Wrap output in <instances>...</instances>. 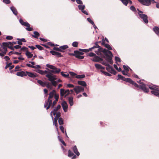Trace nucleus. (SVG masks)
Segmentation results:
<instances>
[{"mask_svg": "<svg viewBox=\"0 0 159 159\" xmlns=\"http://www.w3.org/2000/svg\"><path fill=\"white\" fill-rule=\"evenodd\" d=\"M101 72L102 73H103L105 75L108 76H111V75L110 74L107 72H105L104 71L102 70H101Z\"/></svg>", "mask_w": 159, "mask_h": 159, "instance_id": "4c0bfd02", "label": "nucleus"}, {"mask_svg": "<svg viewBox=\"0 0 159 159\" xmlns=\"http://www.w3.org/2000/svg\"><path fill=\"white\" fill-rule=\"evenodd\" d=\"M53 50L56 51H58L61 52H64V51L62 50H61V48H60V47L59 48H57V47H54L53 48Z\"/></svg>", "mask_w": 159, "mask_h": 159, "instance_id": "ea45409f", "label": "nucleus"}, {"mask_svg": "<svg viewBox=\"0 0 159 159\" xmlns=\"http://www.w3.org/2000/svg\"><path fill=\"white\" fill-rule=\"evenodd\" d=\"M69 73L72 76H74L76 75V74L73 72L70 71Z\"/></svg>", "mask_w": 159, "mask_h": 159, "instance_id": "774afa93", "label": "nucleus"}, {"mask_svg": "<svg viewBox=\"0 0 159 159\" xmlns=\"http://www.w3.org/2000/svg\"><path fill=\"white\" fill-rule=\"evenodd\" d=\"M46 66L47 67L52 69V70H51V72L52 73L57 74L59 73L61 71L60 69L57 68L53 65L47 64L46 65Z\"/></svg>", "mask_w": 159, "mask_h": 159, "instance_id": "0eeeda50", "label": "nucleus"}, {"mask_svg": "<svg viewBox=\"0 0 159 159\" xmlns=\"http://www.w3.org/2000/svg\"><path fill=\"white\" fill-rule=\"evenodd\" d=\"M10 9L13 12V13L15 15L17 16V11L16 9V8L13 7H10Z\"/></svg>", "mask_w": 159, "mask_h": 159, "instance_id": "cd10ccee", "label": "nucleus"}, {"mask_svg": "<svg viewBox=\"0 0 159 159\" xmlns=\"http://www.w3.org/2000/svg\"><path fill=\"white\" fill-rule=\"evenodd\" d=\"M61 75L64 77H65L66 78H68L69 76V74H65L64 73V72H61Z\"/></svg>", "mask_w": 159, "mask_h": 159, "instance_id": "79ce46f5", "label": "nucleus"}, {"mask_svg": "<svg viewBox=\"0 0 159 159\" xmlns=\"http://www.w3.org/2000/svg\"><path fill=\"white\" fill-rule=\"evenodd\" d=\"M137 10L138 11V14L139 16V18L143 20L144 23L147 24L148 22V20L147 15L143 14V12L139 10L138 9H137Z\"/></svg>", "mask_w": 159, "mask_h": 159, "instance_id": "423d86ee", "label": "nucleus"}, {"mask_svg": "<svg viewBox=\"0 0 159 159\" xmlns=\"http://www.w3.org/2000/svg\"><path fill=\"white\" fill-rule=\"evenodd\" d=\"M38 83L41 85V86L43 87H44L46 86V82H43L42 81L40 80H39L37 81Z\"/></svg>", "mask_w": 159, "mask_h": 159, "instance_id": "c756f323", "label": "nucleus"}, {"mask_svg": "<svg viewBox=\"0 0 159 159\" xmlns=\"http://www.w3.org/2000/svg\"><path fill=\"white\" fill-rule=\"evenodd\" d=\"M85 75H78L76 76V78L77 79H81L84 78Z\"/></svg>", "mask_w": 159, "mask_h": 159, "instance_id": "e433bc0d", "label": "nucleus"}, {"mask_svg": "<svg viewBox=\"0 0 159 159\" xmlns=\"http://www.w3.org/2000/svg\"><path fill=\"white\" fill-rule=\"evenodd\" d=\"M74 90L76 94H78L81 92L84 91V88L82 86H76L74 88Z\"/></svg>", "mask_w": 159, "mask_h": 159, "instance_id": "9b49d317", "label": "nucleus"}, {"mask_svg": "<svg viewBox=\"0 0 159 159\" xmlns=\"http://www.w3.org/2000/svg\"><path fill=\"white\" fill-rule=\"evenodd\" d=\"M98 42H97L95 43L94 45L91 48H90L89 49H79V50L80 51H82L83 52H89L90 51H91L92 49H93L95 48H99L100 46H99L98 44Z\"/></svg>", "mask_w": 159, "mask_h": 159, "instance_id": "1a4fd4ad", "label": "nucleus"}, {"mask_svg": "<svg viewBox=\"0 0 159 159\" xmlns=\"http://www.w3.org/2000/svg\"><path fill=\"white\" fill-rule=\"evenodd\" d=\"M11 45L12 44L10 42L3 43L0 47V56L2 57L4 56L7 51V47L8 45Z\"/></svg>", "mask_w": 159, "mask_h": 159, "instance_id": "7ed1b4c3", "label": "nucleus"}, {"mask_svg": "<svg viewBox=\"0 0 159 159\" xmlns=\"http://www.w3.org/2000/svg\"><path fill=\"white\" fill-rule=\"evenodd\" d=\"M68 101L70 105L71 106L74 104L73 98L72 97H70L68 98Z\"/></svg>", "mask_w": 159, "mask_h": 159, "instance_id": "c85d7f7f", "label": "nucleus"}, {"mask_svg": "<svg viewBox=\"0 0 159 159\" xmlns=\"http://www.w3.org/2000/svg\"><path fill=\"white\" fill-rule=\"evenodd\" d=\"M78 43L77 42L75 41L72 43V46L75 47H77L78 46Z\"/></svg>", "mask_w": 159, "mask_h": 159, "instance_id": "a18cd8bd", "label": "nucleus"}, {"mask_svg": "<svg viewBox=\"0 0 159 159\" xmlns=\"http://www.w3.org/2000/svg\"><path fill=\"white\" fill-rule=\"evenodd\" d=\"M115 60L116 62H120L121 61L120 58L117 57H115Z\"/></svg>", "mask_w": 159, "mask_h": 159, "instance_id": "13d9d810", "label": "nucleus"}, {"mask_svg": "<svg viewBox=\"0 0 159 159\" xmlns=\"http://www.w3.org/2000/svg\"><path fill=\"white\" fill-rule=\"evenodd\" d=\"M56 93V91L54 90H53L49 93L48 100L45 102L44 105V107L46 108L47 110L48 109L50 108L52 102V99Z\"/></svg>", "mask_w": 159, "mask_h": 159, "instance_id": "f03ea898", "label": "nucleus"}, {"mask_svg": "<svg viewBox=\"0 0 159 159\" xmlns=\"http://www.w3.org/2000/svg\"><path fill=\"white\" fill-rule=\"evenodd\" d=\"M57 101H56V100H55L54 101H53L52 103V102L51 105L50 106V107H51L52 108L54 106H55V105L57 103Z\"/></svg>", "mask_w": 159, "mask_h": 159, "instance_id": "8fccbe9b", "label": "nucleus"}, {"mask_svg": "<svg viewBox=\"0 0 159 159\" xmlns=\"http://www.w3.org/2000/svg\"><path fill=\"white\" fill-rule=\"evenodd\" d=\"M59 141L61 142L62 144L64 146H66V144L63 141V139H60V140H59Z\"/></svg>", "mask_w": 159, "mask_h": 159, "instance_id": "338daca9", "label": "nucleus"}, {"mask_svg": "<svg viewBox=\"0 0 159 159\" xmlns=\"http://www.w3.org/2000/svg\"><path fill=\"white\" fill-rule=\"evenodd\" d=\"M25 55L28 58H31L33 55L30 52L28 51L26 52Z\"/></svg>", "mask_w": 159, "mask_h": 159, "instance_id": "2f4dec72", "label": "nucleus"}, {"mask_svg": "<svg viewBox=\"0 0 159 159\" xmlns=\"http://www.w3.org/2000/svg\"><path fill=\"white\" fill-rule=\"evenodd\" d=\"M87 20L92 25L94 24L93 21L90 18H87Z\"/></svg>", "mask_w": 159, "mask_h": 159, "instance_id": "4d7b16f0", "label": "nucleus"}, {"mask_svg": "<svg viewBox=\"0 0 159 159\" xmlns=\"http://www.w3.org/2000/svg\"><path fill=\"white\" fill-rule=\"evenodd\" d=\"M83 54V53L81 52L75 50L74 51V53L72 54V55L77 58L83 59L84 58V56L80 55V54Z\"/></svg>", "mask_w": 159, "mask_h": 159, "instance_id": "9d476101", "label": "nucleus"}, {"mask_svg": "<svg viewBox=\"0 0 159 159\" xmlns=\"http://www.w3.org/2000/svg\"><path fill=\"white\" fill-rule=\"evenodd\" d=\"M19 21L22 25L27 27L25 29L27 31H30L33 30V29L32 27H30V25L28 23L24 22L21 19H20Z\"/></svg>", "mask_w": 159, "mask_h": 159, "instance_id": "6e6552de", "label": "nucleus"}, {"mask_svg": "<svg viewBox=\"0 0 159 159\" xmlns=\"http://www.w3.org/2000/svg\"><path fill=\"white\" fill-rule=\"evenodd\" d=\"M35 46L37 48L40 50H41L43 49V48L39 45H36Z\"/></svg>", "mask_w": 159, "mask_h": 159, "instance_id": "5fc2aeb1", "label": "nucleus"}, {"mask_svg": "<svg viewBox=\"0 0 159 159\" xmlns=\"http://www.w3.org/2000/svg\"><path fill=\"white\" fill-rule=\"evenodd\" d=\"M58 109H57L56 107H54L53 110H52L51 112L50 113V115L52 117V119H53V116H52V113L53 114V115L54 116H55L56 114V112L57 111Z\"/></svg>", "mask_w": 159, "mask_h": 159, "instance_id": "4be33fe9", "label": "nucleus"}, {"mask_svg": "<svg viewBox=\"0 0 159 159\" xmlns=\"http://www.w3.org/2000/svg\"><path fill=\"white\" fill-rule=\"evenodd\" d=\"M58 120V123L60 125L63 124V121L62 118L60 117L59 118Z\"/></svg>", "mask_w": 159, "mask_h": 159, "instance_id": "a19ab883", "label": "nucleus"}, {"mask_svg": "<svg viewBox=\"0 0 159 159\" xmlns=\"http://www.w3.org/2000/svg\"><path fill=\"white\" fill-rule=\"evenodd\" d=\"M106 69L108 72L114 75H115L116 74V71L114 70L113 68L110 65H108V66L107 67Z\"/></svg>", "mask_w": 159, "mask_h": 159, "instance_id": "ddd939ff", "label": "nucleus"}, {"mask_svg": "<svg viewBox=\"0 0 159 159\" xmlns=\"http://www.w3.org/2000/svg\"><path fill=\"white\" fill-rule=\"evenodd\" d=\"M153 30L157 35H158L159 34V28L158 27L154 26L153 29Z\"/></svg>", "mask_w": 159, "mask_h": 159, "instance_id": "b1692460", "label": "nucleus"}, {"mask_svg": "<svg viewBox=\"0 0 159 159\" xmlns=\"http://www.w3.org/2000/svg\"><path fill=\"white\" fill-rule=\"evenodd\" d=\"M122 3L125 6H127L128 4V0H120Z\"/></svg>", "mask_w": 159, "mask_h": 159, "instance_id": "de8ad7c7", "label": "nucleus"}, {"mask_svg": "<svg viewBox=\"0 0 159 159\" xmlns=\"http://www.w3.org/2000/svg\"><path fill=\"white\" fill-rule=\"evenodd\" d=\"M50 52L52 55L56 56L57 57H63V56L61 55L60 53L51 50L50 51Z\"/></svg>", "mask_w": 159, "mask_h": 159, "instance_id": "2eb2a0df", "label": "nucleus"}, {"mask_svg": "<svg viewBox=\"0 0 159 159\" xmlns=\"http://www.w3.org/2000/svg\"><path fill=\"white\" fill-rule=\"evenodd\" d=\"M3 2L6 4H9L11 3L10 0H3Z\"/></svg>", "mask_w": 159, "mask_h": 159, "instance_id": "864d4df0", "label": "nucleus"}, {"mask_svg": "<svg viewBox=\"0 0 159 159\" xmlns=\"http://www.w3.org/2000/svg\"><path fill=\"white\" fill-rule=\"evenodd\" d=\"M87 55L90 57H94L95 54L93 52H89L88 54Z\"/></svg>", "mask_w": 159, "mask_h": 159, "instance_id": "6e6d98bb", "label": "nucleus"}, {"mask_svg": "<svg viewBox=\"0 0 159 159\" xmlns=\"http://www.w3.org/2000/svg\"><path fill=\"white\" fill-rule=\"evenodd\" d=\"M13 39V37L11 36H7L6 37V39L8 40H11Z\"/></svg>", "mask_w": 159, "mask_h": 159, "instance_id": "0e129e2a", "label": "nucleus"}, {"mask_svg": "<svg viewBox=\"0 0 159 159\" xmlns=\"http://www.w3.org/2000/svg\"><path fill=\"white\" fill-rule=\"evenodd\" d=\"M68 156L69 157H72V159H74L76 158V156L70 150L68 151Z\"/></svg>", "mask_w": 159, "mask_h": 159, "instance_id": "412c9836", "label": "nucleus"}, {"mask_svg": "<svg viewBox=\"0 0 159 159\" xmlns=\"http://www.w3.org/2000/svg\"><path fill=\"white\" fill-rule=\"evenodd\" d=\"M56 116H55V117H56L57 118L59 119V117L61 115V113L59 111H58L56 112Z\"/></svg>", "mask_w": 159, "mask_h": 159, "instance_id": "603ef678", "label": "nucleus"}, {"mask_svg": "<svg viewBox=\"0 0 159 159\" xmlns=\"http://www.w3.org/2000/svg\"><path fill=\"white\" fill-rule=\"evenodd\" d=\"M95 67L98 69H104L105 67L102 66V65L100 64H95Z\"/></svg>", "mask_w": 159, "mask_h": 159, "instance_id": "7c9ffc66", "label": "nucleus"}, {"mask_svg": "<svg viewBox=\"0 0 159 159\" xmlns=\"http://www.w3.org/2000/svg\"><path fill=\"white\" fill-rule=\"evenodd\" d=\"M76 2L78 4L80 5L83 4V2L81 0H76Z\"/></svg>", "mask_w": 159, "mask_h": 159, "instance_id": "052dcab7", "label": "nucleus"}, {"mask_svg": "<svg viewBox=\"0 0 159 159\" xmlns=\"http://www.w3.org/2000/svg\"><path fill=\"white\" fill-rule=\"evenodd\" d=\"M61 106L64 112H66L67 111L68 105L66 101H63L61 103Z\"/></svg>", "mask_w": 159, "mask_h": 159, "instance_id": "dca6fc26", "label": "nucleus"}, {"mask_svg": "<svg viewBox=\"0 0 159 159\" xmlns=\"http://www.w3.org/2000/svg\"><path fill=\"white\" fill-rule=\"evenodd\" d=\"M54 97L55 99V100L57 101L59 98V95L58 94H56V93Z\"/></svg>", "mask_w": 159, "mask_h": 159, "instance_id": "3c124183", "label": "nucleus"}, {"mask_svg": "<svg viewBox=\"0 0 159 159\" xmlns=\"http://www.w3.org/2000/svg\"><path fill=\"white\" fill-rule=\"evenodd\" d=\"M130 9L133 11H136V9L133 6H132L130 7Z\"/></svg>", "mask_w": 159, "mask_h": 159, "instance_id": "bf43d9fd", "label": "nucleus"}, {"mask_svg": "<svg viewBox=\"0 0 159 159\" xmlns=\"http://www.w3.org/2000/svg\"><path fill=\"white\" fill-rule=\"evenodd\" d=\"M20 54H21L20 53L17 52L11 51L9 53L8 55L10 56V55H11V54H12L20 55Z\"/></svg>", "mask_w": 159, "mask_h": 159, "instance_id": "c9c22d12", "label": "nucleus"}, {"mask_svg": "<svg viewBox=\"0 0 159 159\" xmlns=\"http://www.w3.org/2000/svg\"><path fill=\"white\" fill-rule=\"evenodd\" d=\"M45 74H47L46 75H46H50L51 74L52 75H53V74H52L51 72V70L50 71H48L47 70H45L44 71H43V75H44Z\"/></svg>", "mask_w": 159, "mask_h": 159, "instance_id": "37998d69", "label": "nucleus"}, {"mask_svg": "<svg viewBox=\"0 0 159 159\" xmlns=\"http://www.w3.org/2000/svg\"><path fill=\"white\" fill-rule=\"evenodd\" d=\"M46 77L48 78V80L50 81L52 84V85L54 87H56L58 82L56 81H55V80L57 79L56 76L54 75H46Z\"/></svg>", "mask_w": 159, "mask_h": 159, "instance_id": "39448f33", "label": "nucleus"}, {"mask_svg": "<svg viewBox=\"0 0 159 159\" xmlns=\"http://www.w3.org/2000/svg\"><path fill=\"white\" fill-rule=\"evenodd\" d=\"M67 86V87L69 88H74V85L71 84H68Z\"/></svg>", "mask_w": 159, "mask_h": 159, "instance_id": "69168bd1", "label": "nucleus"}, {"mask_svg": "<svg viewBox=\"0 0 159 159\" xmlns=\"http://www.w3.org/2000/svg\"><path fill=\"white\" fill-rule=\"evenodd\" d=\"M158 91H159V89L156 88L155 90H152L151 91V93L154 95L159 97V93L158 92Z\"/></svg>", "mask_w": 159, "mask_h": 159, "instance_id": "a211bd4d", "label": "nucleus"}, {"mask_svg": "<svg viewBox=\"0 0 159 159\" xmlns=\"http://www.w3.org/2000/svg\"><path fill=\"white\" fill-rule=\"evenodd\" d=\"M60 48L61 50H63L68 48V46L67 45H64L60 46Z\"/></svg>", "mask_w": 159, "mask_h": 159, "instance_id": "58836bf2", "label": "nucleus"}, {"mask_svg": "<svg viewBox=\"0 0 159 159\" xmlns=\"http://www.w3.org/2000/svg\"><path fill=\"white\" fill-rule=\"evenodd\" d=\"M96 53L98 55H100L101 52H103L107 57L106 60L107 61L109 62L112 64L113 63L111 57H113V55L112 52L110 51L105 49H103L100 47L97 50L95 51Z\"/></svg>", "mask_w": 159, "mask_h": 159, "instance_id": "f257e3e1", "label": "nucleus"}, {"mask_svg": "<svg viewBox=\"0 0 159 159\" xmlns=\"http://www.w3.org/2000/svg\"><path fill=\"white\" fill-rule=\"evenodd\" d=\"M27 73H26V76L28 75L29 76L32 77V78H34L36 77V75L35 74H34L33 73L29 72L27 71Z\"/></svg>", "mask_w": 159, "mask_h": 159, "instance_id": "bb28decb", "label": "nucleus"}, {"mask_svg": "<svg viewBox=\"0 0 159 159\" xmlns=\"http://www.w3.org/2000/svg\"><path fill=\"white\" fill-rule=\"evenodd\" d=\"M27 71H20L17 72L16 73V75L20 77H23L24 76H26V73H27Z\"/></svg>", "mask_w": 159, "mask_h": 159, "instance_id": "6ab92c4d", "label": "nucleus"}, {"mask_svg": "<svg viewBox=\"0 0 159 159\" xmlns=\"http://www.w3.org/2000/svg\"><path fill=\"white\" fill-rule=\"evenodd\" d=\"M129 83L134 85L135 87L139 88L140 89H141L145 93H148L149 92L148 89L146 87V85L145 84L139 85L131 79Z\"/></svg>", "mask_w": 159, "mask_h": 159, "instance_id": "20e7f679", "label": "nucleus"}, {"mask_svg": "<svg viewBox=\"0 0 159 159\" xmlns=\"http://www.w3.org/2000/svg\"><path fill=\"white\" fill-rule=\"evenodd\" d=\"M53 120V124L55 125V126L56 129H57V121L58 120V118H56V117H55L54 118H53V119H52Z\"/></svg>", "mask_w": 159, "mask_h": 159, "instance_id": "a878e982", "label": "nucleus"}, {"mask_svg": "<svg viewBox=\"0 0 159 159\" xmlns=\"http://www.w3.org/2000/svg\"><path fill=\"white\" fill-rule=\"evenodd\" d=\"M92 60L95 62H99L100 61H102V59L99 57L96 56H94Z\"/></svg>", "mask_w": 159, "mask_h": 159, "instance_id": "5701e85b", "label": "nucleus"}, {"mask_svg": "<svg viewBox=\"0 0 159 159\" xmlns=\"http://www.w3.org/2000/svg\"><path fill=\"white\" fill-rule=\"evenodd\" d=\"M72 149L74 153H75L77 156H78L80 155V153L78 151L76 146L75 145L74 147H72Z\"/></svg>", "mask_w": 159, "mask_h": 159, "instance_id": "aec40b11", "label": "nucleus"}, {"mask_svg": "<svg viewBox=\"0 0 159 159\" xmlns=\"http://www.w3.org/2000/svg\"><path fill=\"white\" fill-rule=\"evenodd\" d=\"M35 71H36V72L42 75H43V71L42 70H39V69H37Z\"/></svg>", "mask_w": 159, "mask_h": 159, "instance_id": "49530a36", "label": "nucleus"}, {"mask_svg": "<svg viewBox=\"0 0 159 159\" xmlns=\"http://www.w3.org/2000/svg\"><path fill=\"white\" fill-rule=\"evenodd\" d=\"M77 83L78 84L84 87H85L87 85L86 83L84 81H78Z\"/></svg>", "mask_w": 159, "mask_h": 159, "instance_id": "393cba45", "label": "nucleus"}, {"mask_svg": "<svg viewBox=\"0 0 159 159\" xmlns=\"http://www.w3.org/2000/svg\"><path fill=\"white\" fill-rule=\"evenodd\" d=\"M46 86L48 89H51L52 88V86L50 84V83L49 82H46Z\"/></svg>", "mask_w": 159, "mask_h": 159, "instance_id": "c03bdc74", "label": "nucleus"}, {"mask_svg": "<svg viewBox=\"0 0 159 159\" xmlns=\"http://www.w3.org/2000/svg\"><path fill=\"white\" fill-rule=\"evenodd\" d=\"M102 45H104L106 48H107L109 50H111L112 49V48L111 46L108 44L105 43L104 39L102 40Z\"/></svg>", "mask_w": 159, "mask_h": 159, "instance_id": "f3484780", "label": "nucleus"}, {"mask_svg": "<svg viewBox=\"0 0 159 159\" xmlns=\"http://www.w3.org/2000/svg\"><path fill=\"white\" fill-rule=\"evenodd\" d=\"M78 8L79 10L82 11L84 10L85 8V6L84 5H79L78 6Z\"/></svg>", "mask_w": 159, "mask_h": 159, "instance_id": "72a5a7b5", "label": "nucleus"}, {"mask_svg": "<svg viewBox=\"0 0 159 159\" xmlns=\"http://www.w3.org/2000/svg\"><path fill=\"white\" fill-rule=\"evenodd\" d=\"M121 80H123L125 81L126 82L129 83L131 79L129 78H126L125 77L122 76V77Z\"/></svg>", "mask_w": 159, "mask_h": 159, "instance_id": "f704fd0d", "label": "nucleus"}, {"mask_svg": "<svg viewBox=\"0 0 159 159\" xmlns=\"http://www.w3.org/2000/svg\"><path fill=\"white\" fill-rule=\"evenodd\" d=\"M34 34H32V36L36 38H38V37L39 36V34L37 31H35L34 32Z\"/></svg>", "mask_w": 159, "mask_h": 159, "instance_id": "473e14b6", "label": "nucleus"}, {"mask_svg": "<svg viewBox=\"0 0 159 159\" xmlns=\"http://www.w3.org/2000/svg\"><path fill=\"white\" fill-rule=\"evenodd\" d=\"M123 68L125 71H129V67L127 66L123 65Z\"/></svg>", "mask_w": 159, "mask_h": 159, "instance_id": "09e8293b", "label": "nucleus"}, {"mask_svg": "<svg viewBox=\"0 0 159 159\" xmlns=\"http://www.w3.org/2000/svg\"><path fill=\"white\" fill-rule=\"evenodd\" d=\"M26 66H28L29 67H31V68H35V67L34 66L31 65L30 64H29V63L26 64Z\"/></svg>", "mask_w": 159, "mask_h": 159, "instance_id": "680f3d73", "label": "nucleus"}, {"mask_svg": "<svg viewBox=\"0 0 159 159\" xmlns=\"http://www.w3.org/2000/svg\"><path fill=\"white\" fill-rule=\"evenodd\" d=\"M138 1L142 4L147 6L150 5V0H138Z\"/></svg>", "mask_w": 159, "mask_h": 159, "instance_id": "4468645a", "label": "nucleus"}, {"mask_svg": "<svg viewBox=\"0 0 159 159\" xmlns=\"http://www.w3.org/2000/svg\"><path fill=\"white\" fill-rule=\"evenodd\" d=\"M60 129L61 130V132L64 133V128L62 125H61L60 126Z\"/></svg>", "mask_w": 159, "mask_h": 159, "instance_id": "e2e57ef3", "label": "nucleus"}, {"mask_svg": "<svg viewBox=\"0 0 159 159\" xmlns=\"http://www.w3.org/2000/svg\"><path fill=\"white\" fill-rule=\"evenodd\" d=\"M70 93V91L68 89L65 90L64 89H61L60 90V95L61 97L63 96L66 97L68 96Z\"/></svg>", "mask_w": 159, "mask_h": 159, "instance_id": "f8f14e48", "label": "nucleus"}]
</instances>
